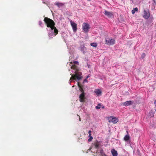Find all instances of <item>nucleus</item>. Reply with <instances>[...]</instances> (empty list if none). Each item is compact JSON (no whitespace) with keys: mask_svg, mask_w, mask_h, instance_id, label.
Segmentation results:
<instances>
[{"mask_svg":"<svg viewBox=\"0 0 156 156\" xmlns=\"http://www.w3.org/2000/svg\"><path fill=\"white\" fill-rule=\"evenodd\" d=\"M44 21L48 27L50 28L51 30H54L55 33L54 36L57 35L58 34V31L55 26V23L54 21L51 19L47 17L44 18Z\"/></svg>","mask_w":156,"mask_h":156,"instance_id":"1","label":"nucleus"},{"mask_svg":"<svg viewBox=\"0 0 156 156\" xmlns=\"http://www.w3.org/2000/svg\"><path fill=\"white\" fill-rule=\"evenodd\" d=\"M71 68L75 70V74L74 75L73 74H71L72 76L70 78V80L77 79L78 80H81L82 78V76H81L82 73L80 71L78 67L75 65H72Z\"/></svg>","mask_w":156,"mask_h":156,"instance_id":"2","label":"nucleus"},{"mask_svg":"<svg viewBox=\"0 0 156 156\" xmlns=\"http://www.w3.org/2000/svg\"><path fill=\"white\" fill-rule=\"evenodd\" d=\"M115 41L113 39L109 38H105V44L108 45H112L115 43Z\"/></svg>","mask_w":156,"mask_h":156,"instance_id":"3","label":"nucleus"},{"mask_svg":"<svg viewBox=\"0 0 156 156\" xmlns=\"http://www.w3.org/2000/svg\"><path fill=\"white\" fill-rule=\"evenodd\" d=\"M83 29L85 33H87L89 31V29L90 28L89 24L86 23H83L82 25Z\"/></svg>","mask_w":156,"mask_h":156,"instance_id":"4","label":"nucleus"},{"mask_svg":"<svg viewBox=\"0 0 156 156\" xmlns=\"http://www.w3.org/2000/svg\"><path fill=\"white\" fill-rule=\"evenodd\" d=\"M108 120L109 122H112L113 123H115L117 122L116 118L113 116L108 117Z\"/></svg>","mask_w":156,"mask_h":156,"instance_id":"5","label":"nucleus"},{"mask_svg":"<svg viewBox=\"0 0 156 156\" xmlns=\"http://www.w3.org/2000/svg\"><path fill=\"white\" fill-rule=\"evenodd\" d=\"M70 23L72 27L73 31L75 32H76L77 30L76 24L73 22L72 21H70Z\"/></svg>","mask_w":156,"mask_h":156,"instance_id":"6","label":"nucleus"},{"mask_svg":"<svg viewBox=\"0 0 156 156\" xmlns=\"http://www.w3.org/2000/svg\"><path fill=\"white\" fill-rule=\"evenodd\" d=\"M80 101L81 102H83L85 101V94L84 92H83L79 96Z\"/></svg>","mask_w":156,"mask_h":156,"instance_id":"7","label":"nucleus"},{"mask_svg":"<svg viewBox=\"0 0 156 156\" xmlns=\"http://www.w3.org/2000/svg\"><path fill=\"white\" fill-rule=\"evenodd\" d=\"M104 13L105 15L107 16L108 17H111L113 16V14L112 12H108L106 10H105Z\"/></svg>","mask_w":156,"mask_h":156,"instance_id":"8","label":"nucleus"},{"mask_svg":"<svg viewBox=\"0 0 156 156\" xmlns=\"http://www.w3.org/2000/svg\"><path fill=\"white\" fill-rule=\"evenodd\" d=\"M150 13L149 12L144 11V13L143 17L146 19H147L150 17Z\"/></svg>","mask_w":156,"mask_h":156,"instance_id":"9","label":"nucleus"},{"mask_svg":"<svg viewBox=\"0 0 156 156\" xmlns=\"http://www.w3.org/2000/svg\"><path fill=\"white\" fill-rule=\"evenodd\" d=\"M94 93L97 96H99L101 95V91L99 89H96L94 91Z\"/></svg>","mask_w":156,"mask_h":156,"instance_id":"10","label":"nucleus"},{"mask_svg":"<svg viewBox=\"0 0 156 156\" xmlns=\"http://www.w3.org/2000/svg\"><path fill=\"white\" fill-rule=\"evenodd\" d=\"M77 85L78 86V87L79 88V90L80 91L82 92V93H83V92H84V91H83V86L81 85L79 82H78L77 83Z\"/></svg>","mask_w":156,"mask_h":156,"instance_id":"11","label":"nucleus"},{"mask_svg":"<svg viewBox=\"0 0 156 156\" xmlns=\"http://www.w3.org/2000/svg\"><path fill=\"white\" fill-rule=\"evenodd\" d=\"M132 104V102L130 101H126L123 103V105L125 106H129L131 105Z\"/></svg>","mask_w":156,"mask_h":156,"instance_id":"12","label":"nucleus"},{"mask_svg":"<svg viewBox=\"0 0 156 156\" xmlns=\"http://www.w3.org/2000/svg\"><path fill=\"white\" fill-rule=\"evenodd\" d=\"M111 153L113 156L117 155V151L114 149L112 150Z\"/></svg>","mask_w":156,"mask_h":156,"instance_id":"13","label":"nucleus"},{"mask_svg":"<svg viewBox=\"0 0 156 156\" xmlns=\"http://www.w3.org/2000/svg\"><path fill=\"white\" fill-rule=\"evenodd\" d=\"M94 145L95 147L96 148H98L99 146V143L98 141H97L94 144Z\"/></svg>","mask_w":156,"mask_h":156,"instance_id":"14","label":"nucleus"},{"mask_svg":"<svg viewBox=\"0 0 156 156\" xmlns=\"http://www.w3.org/2000/svg\"><path fill=\"white\" fill-rule=\"evenodd\" d=\"M129 135H126L124 138V139L125 141H127L129 140Z\"/></svg>","mask_w":156,"mask_h":156,"instance_id":"15","label":"nucleus"},{"mask_svg":"<svg viewBox=\"0 0 156 156\" xmlns=\"http://www.w3.org/2000/svg\"><path fill=\"white\" fill-rule=\"evenodd\" d=\"M90 45L92 47H96L97 46V44L96 43H92L90 44Z\"/></svg>","mask_w":156,"mask_h":156,"instance_id":"16","label":"nucleus"},{"mask_svg":"<svg viewBox=\"0 0 156 156\" xmlns=\"http://www.w3.org/2000/svg\"><path fill=\"white\" fill-rule=\"evenodd\" d=\"M86 48L84 46H83L80 48V50L81 51H82L83 53L84 54L85 52L84 51L85 48Z\"/></svg>","mask_w":156,"mask_h":156,"instance_id":"17","label":"nucleus"},{"mask_svg":"<svg viewBox=\"0 0 156 156\" xmlns=\"http://www.w3.org/2000/svg\"><path fill=\"white\" fill-rule=\"evenodd\" d=\"M137 10H138V9L137 8H136L134 9L132 11V14H134L135 13V12L136 11H137Z\"/></svg>","mask_w":156,"mask_h":156,"instance_id":"18","label":"nucleus"},{"mask_svg":"<svg viewBox=\"0 0 156 156\" xmlns=\"http://www.w3.org/2000/svg\"><path fill=\"white\" fill-rule=\"evenodd\" d=\"M55 5L58 7L62 6L63 5V4L59 2H56L55 3Z\"/></svg>","mask_w":156,"mask_h":156,"instance_id":"19","label":"nucleus"},{"mask_svg":"<svg viewBox=\"0 0 156 156\" xmlns=\"http://www.w3.org/2000/svg\"><path fill=\"white\" fill-rule=\"evenodd\" d=\"M101 105L100 104H98L97 106H96L95 108L97 109H99L101 108Z\"/></svg>","mask_w":156,"mask_h":156,"instance_id":"20","label":"nucleus"},{"mask_svg":"<svg viewBox=\"0 0 156 156\" xmlns=\"http://www.w3.org/2000/svg\"><path fill=\"white\" fill-rule=\"evenodd\" d=\"M149 114L150 115L149 116L151 117H153L154 115V113L152 112H150Z\"/></svg>","mask_w":156,"mask_h":156,"instance_id":"21","label":"nucleus"},{"mask_svg":"<svg viewBox=\"0 0 156 156\" xmlns=\"http://www.w3.org/2000/svg\"><path fill=\"white\" fill-rule=\"evenodd\" d=\"M48 36L50 37V39H51L52 38L51 36L53 35V33H49L48 34Z\"/></svg>","mask_w":156,"mask_h":156,"instance_id":"22","label":"nucleus"},{"mask_svg":"<svg viewBox=\"0 0 156 156\" xmlns=\"http://www.w3.org/2000/svg\"><path fill=\"white\" fill-rule=\"evenodd\" d=\"M73 63L75 64H79V62L77 61H75L73 62Z\"/></svg>","mask_w":156,"mask_h":156,"instance_id":"23","label":"nucleus"},{"mask_svg":"<svg viewBox=\"0 0 156 156\" xmlns=\"http://www.w3.org/2000/svg\"><path fill=\"white\" fill-rule=\"evenodd\" d=\"M89 137L90 138L89 139H88V141H91L92 140V139H93V137L92 136Z\"/></svg>","mask_w":156,"mask_h":156,"instance_id":"24","label":"nucleus"},{"mask_svg":"<svg viewBox=\"0 0 156 156\" xmlns=\"http://www.w3.org/2000/svg\"><path fill=\"white\" fill-rule=\"evenodd\" d=\"M87 79L86 78H85L84 80H83V82H88V81L87 80Z\"/></svg>","mask_w":156,"mask_h":156,"instance_id":"25","label":"nucleus"},{"mask_svg":"<svg viewBox=\"0 0 156 156\" xmlns=\"http://www.w3.org/2000/svg\"><path fill=\"white\" fill-rule=\"evenodd\" d=\"M39 24L40 25H41L42 24V22L41 21H39Z\"/></svg>","mask_w":156,"mask_h":156,"instance_id":"26","label":"nucleus"},{"mask_svg":"<svg viewBox=\"0 0 156 156\" xmlns=\"http://www.w3.org/2000/svg\"><path fill=\"white\" fill-rule=\"evenodd\" d=\"M91 131L90 130H89L88 132V133H89V134H91Z\"/></svg>","mask_w":156,"mask_h":156,"instance_id":"27","label":"nucleus"},{"mask_svg":"<svg viewBox=\"0 0 156 156\" xmlns=\"http://www.w3.org/2000/svg\"><path fill=\"white\" fill-rule=\"evenodd\" d=\"M90 77V76L89 75H88V76H87L86 77V78L87 79V78H88Z\"/></svg>","mask_w":156,"mask_h":156,"instance_id":"28","label":"nucleus"},{"mask_svg":"<svg viewBox=\"0 0 156 156\" xmlns=\"http://www.w3.org/2000/svg\"><path fill=\"white\" fill-rule=\"evenodd\" d=\"M77 115L78 116H79V121H81V119H80V116L78 115Z\"/></svg>","mask_w":156,"mask_h":156,"instance_id":"29","label":"nucleus"},{"mask_svg":"<svg viewBox=\"0 0 156 156\" xmlns=\"http://www.w3.org/2000/svg\"><path fill=\"white\" fill-rule=\"evenodd\" d=\"M91 134H89V137H92V136H91Z\"/></svg>","mask_w":156,"mask_h":156,"instance_id":"30","label":"nucleus"},{"mask_svg":"<svg viewBox=\"0 0 156 156\" xmlns=\"http://www.w3.org/2000/svg\"><path fill=\"white\" fill-rule=\"evenodd\" d=\"M145 56V54H144H144H143L142 56H143V57H144V56Z\"/></svg>","mask_w":156,"mask_h":156,"instance_id":"31","label":"nucleus"},{"mask_svg":"<svg viewBox=\"0 0 156 156\" xmlns=\"http://www.w3.org/2000/svg\"><path fill=\"white\" fill-rule=\"evenodd\" d=\"M103 152V151L102 150H101L100 152L101 153H102Z\"/></svg>","mask_w":156,"mask_h":156,"instance_id":"32","label":"nucleus"},{"mask_svg":"<svg viewBox=\"0 0 156 156\" xmlns=\"http://www.w3.org/2000/svg\"><path fill=\"white\" fill-rule=\"evenodd\" d=\"M154 103L155 106H156V101H155Z\"/></svg>","mask_w":156,"mask_h":156,"instance_id":"33","label":"nucleus"},{"mask_svg":"<svg viewBox=\"0 0 156 156\" xmlns=\"http://www.w3.org/2000/svg\"><path fill=\"white\" fill-rule=\"evenodd\" d=\"M88 1H90V0H88Z\"/></svg>","mask_w":156,"mask_h":156,"instance_id":"34","label":"nucleus"}]
</instances>
